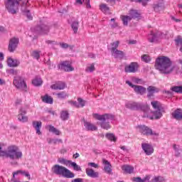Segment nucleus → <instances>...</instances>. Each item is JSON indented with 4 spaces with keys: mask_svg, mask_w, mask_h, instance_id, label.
Listing matches in <instances>:
<instances>
[{
    "mask_svg": "<svg viewBox=\"0 0 182 182\" xmlns=\"http://www.w3.org/2000/svg\"><path fill=\"white\" fill-rule=\"evenodd\" d=\"M151 105L155 111L151 112L149 105H143L140 102L129 101L125 104V107L131 110H141L144 113L143 117H148L151 120L153 119H159L163 117L164 113V107L159 101H153Z\"/></svg>",
    "mask_w": 182,
    "mask_h": 182,
    "instance_id": "nucleus-1",
    "label": "nucleus"
},
{
    "mask_svg": "<svg viewBox=\"0 0 182 182\" xmlns=\"http://www.w3.org/2000/svg\"><path fill=\"white\" fill-rule=\"evenodd\" d=\"M5 146L4 144H0V157H8L13 160L11 164L13 166H18V161L22 159V151H21L17 146H10L5 151Z\"/></svg>",
    "mask_w": 182,
    "mask_h": 182,
    "instance_id": "nucleus-2",
    "label": "nucleus"
},
{
    "mask_svg": "<svg viewBox=\"0 0 182 182\" xmlns=\"http://www.w3.org/2000/svg\"><path fill=\"white\" fill-rule=\"evenodd\" d=\"M155 69L164 75L171 73L173 71L171 60L166 56L159 57L156 60Z\"/></svg>",
    "mask_w": 182,
    "mask_h": 182,
    "instance_id": "nucleus-3",
    "label": "nucleus"
},
{
    "mask_svg": "<svg viewBox=\"0 0 182 182\" xmlns=\"http://www.w3.org/2000/svg\"><path fill=\"white\" fill-rule=\"evenodd\" d=\"M92 117L96 120H99L100 125L101 126L102 129L105 130H109L110 129V124H109L112 120L114 119V116L110 114H93Z\"/></svg>",
    "mask_w": 182,
    "mask_h": 182,
    "instance_id": "nucleus-4",
    "label": "nucleus"
},
{
    "mask_svg": "<svg viewBox=\"0 0 182 182\" xmlns=\"http://www.w3.org/2000/svg\"><path fill=\"white\" fill-rule=\"evenodd\" d=\"M52 171L54 173V174H57L58 176H63V177H65V178H75V173L70 171V170L58 164L54 165L52 167Z\"/></svg>",
    "mask_w": 182,
    "mask_h": 182,
    "instance_id": "nucleus-5",
    "label": "nucleus"
},
{
    "mask_svg": "<svg viewBox=\"0 0 182 182\" xmlns=\"http://www.w3.org/2000/svg\"><path fill=\"white\" fill-rule=\"evenodd\" d=\"M5 6L6 11L14 15L19 11V1L18 0H6L5 1Z\"/></svg>",
    "mask_w": 182,
    "mask_h": 182,
    "instance_id": "nucleus-6",
    "label": "nucleus"
},
{
    "mask_svg": "<svg viewBox=\"0 0 182 182\" xmlns=\"http://www.w3.org/2000/svg\"><path fill=\"white\" fill-rule=\"evenodd\" d=\"M139 16H140L139 12L136 10H131L129 11V16H121L120 18L123 22V25L127 26L129 22H130L132 19H136V18H139Z\"/></svg>",
    "mask_w": 182,
    "mask_h": 182,
    "instance_id": "nucleus-7",
    "label": "nucleus"
},
{
    "mask_svg": "<svg viewBox=\"0 0 182 182\" xmlns=\"http://www.w3.org/2000/svg\"><path fill=\"white\" fill-rule=\"evenodd\" d=\"M127 85H128L130 87H132V89H134V92L136 94V95H140L141 96H143V95H144V93H146V87L141 86V85H133V83H132V82L127 80L126 81Z\"/></svg>",
    "mask_w": 182,
    "mask_h": 182,
    "instance_id": "nucleus-8",
    "label": "nucleus"
},
{
    "mask_svg": "<svg viewBox=\"0 0 182 182\" xmlns=\"http://www.w3.org/2000/svg\"><path fill=\"white\" fill-rule=\"evenodd\" d=\"M139 132L145 136H159V134L156 132H153L151 129L149 128V127H146L144 125L138 126Z\"/></svg>",
    "mask_w": 182,
    "mask_h": 182,
    "instance_id": "nucleus-9",
    "label": "nucleus"
},
{
    "mask_svg": "<svg viewBox=\"0 0 182 182\" xmlns=\"http://www.w3.org/2000/svg\"><path fill=\"white\" fill-rule=\"evenodd\" d=\"M13 85L17 87V89H21L22 90H26V82L25 80L21 77H15Z\"/></svg>",
    "mask_w": 182,
    "mask_h": 182,
    "instance_id": "nucleus-10",
    "label": "nucleus"
},
{
    "mask_svg": "<svg viewBox=\"0 0 182 182\" xmlns=\"http://www.w3.org/2000/svg\"><path fill=\"white\" fill-rule=\"evenodd\" d=\"M161 38H163V34L161 32L154 33L151 31V33L148 34L147 40L151 43H154V42H158Z\"/></svg>",
    "mask_w": 182,
    "mask_h": 182,
    "instance_id": "nucleus-11",
    "label": "nucleus"
},
{
    "mask_svg": "<svg viewBox=\"0 0 182 182\" xmlns=\"http://www.w3.org/2000/svg\"><path fill=\"white\" fill-rule=\"evenodd\" d=\"M59 69L65 70V72H73L75 68L72 66L71 61H63L59 65Z\"/></svg>",
    "mask_w": 182,
    "mask_h": 182,
    "instance_id": "nucleus-12",
    "label": "nucleus"
},
{
    "mask_svg": "<svg viewBox=\"0 0 182 182\" xmlns=\"http://www.w3.org/2000/svg\"><path fill=\"white\" fill-rule=\"evenodd\" d=\"M124 70L127 73H136L139 70V63L132 62L125 66Z\"/></svg>",
    "mask_w": 182,
    "mask_h": 182,
    "instance_id": "nucleus-13",
    "label": "nucleus"
},
{
    "mask_svg": "<svg viewBox=\"0 0 182 182\" xmlns=\"http://www.w3.org/2000/svg\"><path fill=\"white\" fill-rule=\"evenodd\" d=\"M26 114V109L23 107H21L18 110V114L17 116L18 120L21 122V123H26L28 122V117Z\"/></svg>",
    "mask_w": 182,
    "mask_h": 182,
    "instance_id": "nucleus-14",
    "label": "nucleus"
},
{
    "mask_svg": "<svg viewBox=\"0 0 182 182\" xmlns=\"http://www.w3.org/2000/svg\"><path fill=\"white\" fill-rule=\"evenodd\" d=\"M141 149L146 156H151L154 153V148L150 144L142 143Z\"/></svg>",
    "mask_w": 182,
    "mask_h": 182,
    "instance_id": "nucleus-15",
    "label": "nucleus"
},
{
    "mask_svg": "<svg viewBox=\"0 0 182 182\" xmlns=\"http://www.w3.org/2000/svg\"><path fill=\"white\" fill-rule=\"evenodd\" d=\"M68 103L69 105L73 106V107H77L79 109L80 107H85L86 101L80 97H78L77 101H68Z\"/></svg>",
    "mask_w": 182,
    "mask_h": 182,
    "instance_id": "nucleus-16",
    "label": "nucleus"
},
{
    "mask_svg": "<svg viewBox=\"0 0 182 182\" xmlns=\"http://www.w3.org/2000/svg\"><path fill=\"white\" fill-rule=\"evenodd\" d=\"M18 44H19V39H18L17 38H11L9 44V52H14L16 48H18Z\"/></svg>",
    "mask_w": 182,
    "mask_h": 182,
    "instance_id": "nucleus-17",
    "label": "nucleus"
},
{
    "mask_svg": "<svg viewBox=\"0 0 182 182\" xmlns=\"http://www.w3.org/2000/svg\"><path fill=\"white\" fill-rule=\"evenodd\" d=\"M49 32V26L43 24L41 26H37L36 28V33L40 35H46Z\"/></svg>",
    "mask_w": 182,
    "mask_h": 182,
    "instance_id": "nucleus-18",
    "label": "nucleus"
},
{
    "mask_svg": "<svg viewBox=\"0 0 182 182\" xmlns=\"http://www.w3.org/2000/svg\"><path fill=\"white\" fill-rule=\"evenodd\" d=\"M154 9L155 12L160 13L164 11V1L159 0L154 4Z\"/></svg>",
    "mask_w": 182,
    "mask_h": 182,
    "instance_id": "nucleus-19",
    "label": "nucleus"
},
{
    "mask_svg": "<svg viewBox=\"0 0 182 182\" xmlns=\"http://www.w3.org/2000/svg\"><path fill=\"white\" fill-rule=\"evenodd\" d=\"M20 63H21L17 59H14L11 57H9L7 59V64H8V66H9L10 68H16L19 66Z\"/></svg>",
    "mask_w": 182,
    "mask_h": 182,
    "instance_id": "nucleus-20",
    "label": "nucleus"
},
{
    "mask_svg": "<svg viewBox=\"0 0 182 182\" xmlns=\"http://www.w3.org/2000/svg\"><path fill=\"white\" fill-rule=\"evenodd\" d=\"M85 171L88 177H91L92 178H97V177H99V172L94 171V170L90 168H87Z\"/></svg>",
    "mask_w": 182,
    "mask_h": 182,
    "instance_id": "nucleus-21",
    "label": "nucleus"
},
{
    "mask_svg": "<svg viewBox=\"0 0 182 182\" xmlns=\"http://www.w3.org/2000/svg\"><path fill=\"white\" fill-rule=\"evenodd\" d=\"M50 87L54 90H63V89L66 87V85L65 84V82H58L54 85H52Z\"/></svg>",
    "mask_w": 182,
    "mask_h": 182,
    "instance_id": "nucleus-22",
    "label": "nucleus"
},
{
    "mask_svg": "<svg viewBox=\"0 0 182 182\" xmlns=\"http://www.w3.org/2000/svg\"><path fill=\"white\" fill-rule=\"evenodd\" d=\"M172 117L176 120H182V109H177L171 113Z\"/></svg>",
    "mask_w": 182,
    "mask_h": 182,
    "instance_id": "nucleus-23",
    "label": "nucleus"
},
{
    "mask_svg": "<svg viewBox=\"0 0 182 182\" xmlns=\"http://www.w3.org/2000/svg\"><path fill=\"white\" fill-rule=\"evenodd\" d=\"M33 127L36 129V134H38V136L42 134V132H41V127H42V122L41 121L33 122Z\"/></svg>",
    "mask_w": 182,
    "mask_h": 182,
    "instance_id": "nucleus-24",
    "label": "nucleus"
},
{
    "mask_svg": "<svg viewBox=\"0 0 182 182\" xmlns=\"http://www.w3.org/2000/svg\"><path fill=\"white\" fill-rule=\"evenodd\" d=\"M159 89L156 87H154V86H149L147 88V92H148V94H147V97H151V96H153L154 95V93H158V92H159Z\"/></svg>",
    "mask_w": 182,
    "mask_h": 182,
    "instance_id": "nucleus-25",
    "label": "nucleus"
},
{
    "mask_svg": "<svg viewBox=\"0 0 182 182\" xmlns=\"http://www.w3.org/2000/svg\"><path fill=\"white\" fill-rule=\"evenodd\" d=\"M84 126H85L86 130H88L90 132H95V131L97 130V127H96V125H95L90 122H85Z\"/></svg>",
    "mask_w": 182,
    "mask_h": 182,
    "instance_id": "nucleus-26",
    "label": "nucleus"
},
{
    "mask_svg": "<svg viewBox=\"0 0 182 182\" xmlns=\"http://www.w3.org/2000/svg\"><path fill=\"white\" fill-rule=\"evenodd\" d=\"M104 170L107 174L112 173V165L107 160H103Z\"/></svg>",
    "mask_w": 182,
    "mask_h": 182,
    "instance_id": "nucleus-27",
    "label": "nucleus"
},
{
    "mask_svg": "<svg viewBox=\"0 0 182 182\" xmlns=\"http://www.w3.org/2000/svg\"><path fill=\"white\" fill-rule=\"evenodd\" d=\"M122 168L124 173L128 174H132L134 171V167L129 165H124L122 166Z\"/></svg>",
    "mask_w": 182,
    "mask_h": 182,
    "instance_id": "nucleus-28",
    "label": "nucleus"
},
{
    "mask_svg": "<svg viewBox=\"0 0 182 182\" xmlns=\"http://www.w3.org/2000/svg\"><path fill=\"white\" fill-rule=\"evenodd\" d=\"M111 53L114 58H123V56H124V53L117 49L114 50V51H112Z\"/></svg>",
    "mask_w": 182,
    "mask_h": 182,
    "instance_id": "nucleus-29",
    "label": "nucleus"
},
{
    "mask_svg": "<svg viewBox=\"0 0 182 182\" xmlns=\"http://www.w3.org/2000/svg\"><path fill=\"white\" fill-rule=\"evenodd\" d=\"M46 129H48V132H50V133H53L56 136H60V131H59L58 129L55 128V127L52 125L47 126Z\"/></svg>",
    "mask_w": 182,
    "mask_h": 182,
    "instance_id": "nucleus-30",
    "label": "nucleus"
},
{
    "mask_svg": "<svg viewBox=\"0 0 182 182\" xmlns=\"http://www.w3.org/2000/svg\"><path fill=\"white\" fill-rule=\"evenodd\" d=\"M41 99L44 103H48L49 105H52V103H53V98H52V97H50L48 95L42 96Z\"/></svg>",
    "mask_w": 182,
    "mask_h": 182,
    "instance_id": "nucleus-31",
    "label": "nucleus"
},
{
    "mask_svg": "<svg viewBox=\"0 0 182 182\" xmlns=\"http://www.w3.org/2000/svg\"><path fill=\"white\" fill-rule=\"evenodd\" d=\"M96 70V68H95V63L88 64L85 68L86 73H93Z\"/></svg>",
    "mask_w": 182,
    "mask_h": 182,
    "instance_id": "nucleus-32",
    "label": "nucleus"
},
{
    "mask_svg": "<svg viewBox=\"0 0 182 182\" xmlns=\"http://www.w3.org/2000/svg\"><path fill=\"white\" fill-rule=\"evenodd\" d=\"M119 45H120V41H114L112 43L109 44V49L111 50V52H113L114 50H117V48H119Z\"/></svg>",
    "mask_w": 182,
    "mask_h": 182,
    "instance_id": "nucleus-33",
    "label": "nucleus"
},
{
    "mask_svg": "<svg viewBox=\"0 0 182 182\" xmlns=\"http://www.w3.org/2000/svg\"><path fill=\"white\" fill-rule=\"evenodd\" d=\"M150 180V176H146L144 179L140 177L133 178L132 181L134 182H147Z\"/></svg>",
    "mask_w": 182,
    "mask_h": 182,
    "instance_id": "nucleus-34",
    "label": "nucleus"
},
{
    "mask_svg": "<svg viewBox=\"0 0 182 182\" xmlns=\"http://www.w3.org/2000/svg\"><path fill=\"white\" fill-rule=\"evenodd\" d=\"M15 174H21L22 176H25L26 177H28V180H31V175L29 174V172L26 171H22V170H18L15 171Z\"/></svg>",
    "mask_w": 182,
    "mask_h": 182,
    "instance_id": "nucleus-35",
    "label": "nucleus"
},
{
    "mask_svg": "<svg viewBox=\"0 0 182 182\" xmlns=\"http://www.w3.org/2000/svg\"><path fill=\"white\" fill-rule=\"evenodd\" d=\"M100 9L104 14H109V6H107V4H101L100 5Z\"/></svg>",
    "mask_w": 182,
    "mask_h": 182,
    "instance_id": "nucleus-36",
    "label": "nucleus"
},
{
    "mask_svg": "<svg viewBox=\"0 0 182 182\" xmlns=\"http://www.w3.org/2000/svg\"><path fill=\"white\" fill-rule=\"evenodd\" d=\"M32 83L34 86H41L42 85L43 81L42 79H41V77H36L32 80Z\"/></svg>",
    "mask_w": 182,
    "mask_h": 182,
    "instance_id": "nucleus-37",
    "label": "nucleus"
},
{
    "mask_svg": "<svg viewBox=\"0 0 182 182\" xmlns=\"http://www.w3.org/2000/svg\"><path fill=\"white\" fill-rule=\"evenodd\" d=\"M71 28L74 32V33H77V29L79 28V22L73 21Z\"/></svg>",
    "mask_w": 182,
    "mask_h": 182,
    "instance_id": "nucleus-38",
    "label": "nucleus"
},
{
    "mask_svg": "<svg viewBox=\"0 0 182 182\" xmlns=\"http://www.w3.org/2000/svg\"><path fill=\"white\" fill-rule=\"evenodd\" d=\"M173 150L175 151V156L176 157L180 156V151H181V148H180V146L178 145H173Z\"/></svg>",
    "mask_w": 182,
    "mask_h": 182,
    "instance_id": "nucleus-39",
    "label": "nucleus"
},
{
    "mask_svg": "<svg viewBox=\"0 0 182 182\" xmlns=\"http://www.w3.org/2000/svg\"><path fill=\"white\" fill-rule=\"evenodd\" d=\"M70 166H72V167L75 171H82V168H80L79 165L76 164V162L71 161Z\"/></svg>",
    "mask_w": 182,
    "mask_h": 182,
    "instance_id": "nucleus-40",
    "label": "nucleus"
},
{
    "mask_svg": "<svg viewBox=\"0 0 182 182\" xmlns=\"http://www.w3.org/2000/svg\"><path fill=\"white\" fill-rule=\"evenodd\" d=\"M59 163L61 164H64V166H70V163H72V161L66 160L65 159H60L58 160Z\"/></svg>",
    "mask_w": 182,
    "mask_h": 182,
    "instance_id": "nucleus-41",
    "label": "nucleus"
},
{
    "mask_svg": "<svg viewBox=\"0 0 182 182\" xmlns=\"http://www.w3.org/2000/svg\"><path fill=\"white\" fill-rule=\"evenodd\" d=\"M171 90L176 93H182V86H175L171 88Z\"/></svg>",
    "mask_w": 182,
    "mask_h": 182,
    "instance_id": "nucleus-42",
    "label": "nucleus"
},
{
    "mask_svg": "<svg viewBox=\"0 0 182 182\" xmlns=\"http://www.w3.org/2000/svg\"><path fill=\"white\" fill-rule=\"evenodd\" d=\"M106 137L108 140H110V141H116V140H117V138H116L113 134H107Z\"/></svg>",
    "mask_w": 182,
    "mask_h": 182,
    "instance_id": "nucleus-43",
    "label": "nucleus"
},
{
    "mask_svg": "<svg viewBox=\"0 0 182 182\" xmlns=\"http://www.w3.org/2000/svg\"><path fill=\"white\" fill-rule=\"evenodd\" d=\"M61 119L63 120H68L69 119V112L68 111H63L61 112Z\"/></svg>",
    "mask_w": 182,
    "mask_h": 182,
    "instance_id": "nucleus-44",
    "label": "nucleus"
},
{
    "mask_svg": "<svg viewBox=\"0 0 182 182\" xmlns=\"http://www.w3.org/2000/svg\"><path fill=\"white\" fill-rule=\"evenodd\" d=\"M56 95L58 97V99H66V97H68V93H66L65 92L57 93Z\"/></svg>",
    "mask_w": 182,
    "mask_h": 182,
    "instance_id": "nucleus-45",
    "label": "nucleus"
},
{
    "mask_svg": "<svg viewBox=\"0 0 182 182\" xmlns=\"http://www.w3.org/2000/svg\"><path fill=\"white\" fill-rule=\"evenodd\" d=\"M33 58H35V59H37V60H39V58H41V51L34 50L32 53Z\"/></svg>",
    "mask_w": 182,
    "mask_h": 182,
    "instance_id": "nucleus-46",
    "label": "nucleus"
},
{
    "mask_svg": "<svg viewBox=\"0 0 182 182\" xmlns=\"http://www.w3.org/2000/svg\"><path fill=\"white\" fill-rule=\"evenodd\" d=\"M141 60L146 62V63H149L151 60V58L148 55H144L141 56Z\"/></svg>",
    "mask_w": 182,
    "mask_h": 182,
    "instance_id": "nucleus-47",
    "label": "nucleus"
},
{
    "mask_svg": "<svg viewBox=\"0 0 182 182\" xmlns=\"http://www.w3.org/2000/svg\"><path fill=\"white\" fill-rule=\"evenodd\" d=\"M133 83H136V85H143V80L137 78V77H132V79Z\"/></svg>",
    "mask_w": 182,
    "mask_h": 182,
    "instance_id": "nucleus-48",
    "label": "nucleus"
},
{
    "mask_svg": "<svg viewBox=\"0 0 182 182\" xmlns=\"http://www.w3.org/2000/svg\"><path fill=\"white\" fill-rule=\"evenodd\" d=\"M132 2H139L141 4L144 6H146L150 0H131Z\"/></svg>",
    "mask_w": 182,
    "mask_h": 182,
    "instance_id": "nucleus-49",
    "label": "nucleus"
},
{
    "mask_svg": "<svg viewBox=\"0 0 182 182\" xmlns=\"http://www.w3.org/2000/svg\"><path fill=\"white\" fill-rule=\"evenodd\" d=\"M110 26L112 28H117L119 26V23L116 22V18H111Z\"/></svg>",
    "mask_w": 182,
    "mask_h": 182,
    "instance_id": "nucleus-50",
    "label": "nucleus"
},
{
    "mask_svg": "<svg viewBox=\"0 0 182 182\" xmlns=\"http://www.w3.org/2000/svg\"><path fill=\"white\" fill-rule=\"evenodd\" d=\"M24 15L27 17V19L29 21H32L33 17L32 15H31V12L28 10L24 11Z\"/></svg>",
    "mask_w": 182,
    "mask_h": 182,
    "instance_id": "nucleus-51",
    "label": "nucleus"
},
{
    "mask_svg": "<svg viewBox=\"0 0 182 182\" xmlns=\"http://www.w3.org/2000/svg\"><path fill=\"white\" fill-rule=\"evenodd\" d=\"M88 166L90 167H93V168H99V165L95 162H89L88 163Z\"/></svg>",
    "mask_w": 182,
    "mask_h": 182,
    "instance_id": "nucleus-52",
    "label": "nucleus"
},
{
    "mask_svg": "<svg viewBox=\"0 0 182 182\" xmlns=\"http://www.w3.org/2000/svg\"><path fill=\"white\" fill-rule=\"evenodd\" d=\"M2 60H4V54L2 53H0V69H2L4 68V65L1 63Z\"/></svg>",
    "mask_w": 182,
    "mask_h": 182,
    "instance_id": "nucleus-53",
    "label": "nucleus"
},
{
    "mask_svg": "<svg viewBox=\"0 0 182 182\" xmlns=\"http://www.w3.org/2000/svg\"><path fill=\"white\" fill-rule=\"evenodd\" d=\"M60 48H63V49H68V48H69V45H68V43H60Z\"/></svg>",
    "mask_w": 182,
    "mask_h": 182,
    "instance_id": "nucleus-54",
    "label": "nucleus"
},
{
    "mask_svg": "<svg viewBox=\"0 0 182 182\" xmlns=\"http://www.w3.org/2000/svg\"><path fill=\"white\" fill-rule=\"evenodd\" d=\"M85 4L87 9H90V8H92V6H90V0H85Z\"/></svg>",
    "mask_w": 182,
    "mask_h": 182,
    "instance_id": "nucleus-55",
    "label": "nucleus"
},
{
    "mask_svg": "<svg viewBox=\"0 0 182 182\" xmlns=\"http://www.w3.org/2000/svg\"><path fill=\"white\" fill-rule=\"evenodd\" d=\"M57 143H62V139H53V144H56Z\"/></svg>",
    "mask_w": 182,
    "mask_h": 182,
    "instance_id": "nucleus-56",
    "label": "nucleus"
},
{
    "mask_svg": "<svg viewBox=\"0 0 182 182\" xmlns=\"http://www.w3.org/2000/svg\"><path fill=\"white\" fill-rule=\"evenodd\" d=\"M75 4L77 5H82L83 1L82 0H75Z\"/></svg>",
    "mask_w": 182,
    "mask_h": 182,
    "instance_id": "nucleus-57",
    "label": "nucleus"
},
{
    "mask_svg": "<svg viewBox=\"0 0 182 182\" xmlns=\"http://www.w3.org/2000/svg\"><path fill=\"white\" fill-rule=\"evenodd\" d=\"M9 73H11V75H16V70H15L14 69H10Z\"/></svg>",
    "mask_w": 182,
    "mask_h": 182,
    "instance_id": "nucleus-58",
    "label": "nucleus"
},
{
    "mask_svg": "<svg viewBox=\"0 0 182 182\" xmlns=\"http://www.w3.org/2000/svg\"><path fill=\"white\" fill-rule=\"evenodd\" d=\"M129 43H130L131 45H136V43H137V41L136 40H131L129 41Z\"/></svg>",
    "mask_w": 182,
    "mask_h": 182,
    "instance_id": "nucleus-59",
    "label": "nucleus"
},
{
    "mask_svg": "<svg viewBox=\"0 0 182 182\" xmlns=\"http://www.w3.org/2000/svg\"><path fill=\"white\" fill-rule=\"evenodd\" d=\"M48 143H49V144H52V143H53V139H48Z\"/></svg>",
    "mask_w": 182,
    "mask_h": 182,
    "instance_id": "nucleus-60",
    "label": "nucleus"
},
{
    "mask_svg": "<svg viewBox=\"0 0 182 182\" xmlns=\"http://www.w3.org/2000/svg\"><path fill=\"white\" fill-rule=\"evenodd\" d=\"M172 19H173V21H175V22H181V20L176 18L174 17H172Z\"/></svg>",
    "mask_w": 182,
    "mask_h": 182,
    "instance_id": "nucleus-61",
    "label": "nucleus"
},
{
    "mask_svg": "<svg viewBox=\"0 0 182 182\" xmlns=\"http://www.w3.org/2000/svg\"><path fill=\"white\" fill-rule=\"evenodd\" d=\"M79 156H80L79 153H76L75 154L73 155V158L77 159V157H79Z\"/></svg>",
    "mask_w": 182,
    "mask_h": 182,
    "instance_id": "nucleus-62",
    "label": "nucleus"
},
{
    "mask_svg": "<svg viewBox=\"0 0 182 182\" xmlns=\"http://www.w3.org/2000/svg\"><path fill=\"white\" fill-rule=\"evenodd\" d=\"M5 85V80L0 79V85Z\"/></svg>",
    "mask_w": 182,
    "mask_h": 182,
    "instance_id": "nucleus-63",
    "label": "nucleus"
},
{
    "mask_svg": "<svg viewBox=\"0 0 182 182\" xmlns=\"http://www.w3.org/2000/svg\"><path fill=\"white\" fill-rule=\"evenodd\" d=\"M121 149L122 150H124V151H126L127 149H126V146H121Z\"/></svg>",
    "mask_w": 182,
    "mask_h": 182,
    "instance_id": "nucleus-64",
    "label": "nucleus"
}]
</instances>
